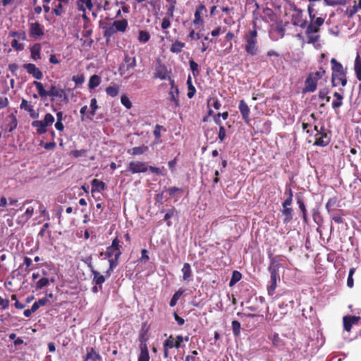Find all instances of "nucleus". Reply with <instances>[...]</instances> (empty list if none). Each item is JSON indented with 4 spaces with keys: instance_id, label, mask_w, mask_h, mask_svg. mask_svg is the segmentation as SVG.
<instances>
[{
    "instance_id": "obj_1",
    "label": "nucleus",
    "mask_w": 361,
    "mask_h": 361,
    "mask_svg": "<svg viewBox=\"0 0 361 361\" xmlns=\"http://www.w3.org/2000/svg\"><path fill=\"white\" fill-rule=\"evenodd\" d=\"M120 240L118 237H116L112 240L111 245L106 247L104 255L109 259V267L105 272L106 276H110L114 269L118 264V259L122 254Z\"/></svg>"
},
{
    "instance_id": "obj_2",
    "label": "nucleus",
    "mask_w": 361,
    "mask_h": 361,
    "mask_svg": "<svg viewBox=\"0 0 361 361\" xmlns=\"http://www.w3.org/2000/svg\"><path fill=\"white\" fill-rule=\"evenodd\" d=\"M32 84L35 86L39 96L42 98L49 96L51 97V102H54L55 98H59L61 102H68V97L65 90L62 88H57L55 85H51L49 90H46L43 84L40 82L35 80Z\"/></svg>"
},
{
    "instance_id": "obj_3",
    "label": "nucleus",
    "mask_w": 361,
    "mask_h": 361,
    "mask_svg": "<svg viewBox=\"0 0 361 361\" xmlns=\"http://www.w3.org/2000/svg\"><path fill=\"white\" fill-rule=\"evenodd\" d=\"M331 83L332 86H337L341 84L342 87H345L347 84V70L344 68L343 65L338 62L336 59H331Z\"/></svg>"
},
{
    "instance_id": "obj_4",
    "label": "nucleus",
    "mask_w": 361,
    "mask_h": 361,
    "mask_svg": "<svg viewBox=\"0 0 361 361\" xmlns=\"http://www.w3.org/2000/svg\"><path fill=\"white\" fill-rule=\"evenodd\" d=\"M256 27V24L254 23L253 29L247 31L243 37L245 42V51L251 56L257 55L259 51L258 33Z\"/></svg>"
},
{
    "instance_id": "obj_5",
    "label": "nucleus",
    "mask_w": 361,
    "mask_h": 361,
    "mask_svg": "<svg viewBox=\"0 0 361 361\" xmlns=\"http://www.w3.org/2000/svg\"><path fill=\"white\" fill-rule=\"evenodd\" d=\"M270 258V265L268 267V270L270 273V285L267 287V292L269 295H273L275 293V290L277 287V281L280 279L279 269L280 268V264L278 263L279 259L278 257H271Z\"/></svg>"
},
{
    "instance_id": "obj_6",
    "label": "nucleus",
    "mask_w": 361,
    "mask_h": 361,
    "mask_svg": "<svg viewBox=\"0 0 361 361\" xmlns=\"http://www.w3.org/2000/svg\"><path fill=\"white\" fill-rule=\"evenodd\" d=\"M149 170L152 173L159 175L164 176V174L161 172V170L155 166H149L147 162L145 161H130L128 164L127 171H130L131 173H145L147 170Z\"/></svg>"
},
{
    "instance_id": "obj_7",
    "label": "nucleus",
    "mask_w": 361,
    "mask_h": 361,
    "mask_svg": "<svg viewBox=\"0 0 361 361\" xmlns=\"http://www.w3.org/2000/svg\"><path fill=\"white\" fill-rule=\"evenodd\" d=\"M324 18L322 17L316 18L314 20H310V24L307 26L306 35L308 43H315L319 41V35H314L312 34L317 33L320 30V27L324 24Z\"/></svg>"
},
{
    "instance_id": "obj_8",
    "label": "nucleus",
    "mask_w": 361,
    "mask_h": 361,
    "mask_svg": "<svg viewBox=\"0 0 361 361\" xmlns=\"http://www.w3.org/2000/svg\"><path fill=\"white\" fill-rule=\"evenodd\" d=\"M128 25V23L126 19L115 20L113 23L104 27V36L106 38H110L118 32H125Z\"/></svg>"
},
{
    "instance_id": "obj_9",
    "label": "nucleus",
    "mask_w": 361,
    "mask_h": 361,
    "mask_svg": "<svg viewBox=\"0 0 361 361\" xmlns=\"http://www.w3.org/2000/svg\"><path fill=\"white\" fill-rule=\"evenodd\" d=\"M331 141V136L329 135V131L322 126L319 128V133H316L314 135V145L319 147L327 146Z\"/></svg>"
},
{
    "instance_id": "obj_10",
    "label": "nucleus",
    "mask_w": 361,
    "mask_h": 361,
    "mask_svg": "<svg viewBox=\"0 0 361 361\" xmlns=\"http://www.w3.org/2000/svg\"><path fill=\"white\" fill-rule=\"evenodd\" d=\"M29 35L35 39L44 35V26L38 22L29 23Z\"/></svg>"
},
{
    "instance_id": "obj_11",
    "label": "nucleus",
    "mask_w": 361,
    "mask_h": 361,
    "mask_svg": "<svg viewBox=\"0 0 361 361\" xmlns=\"http://www.w3.org/2000/svg\"><path fill=\"white\" fill-rule=\"evenodd\" d=\"M23 68L27 71V72L32 75V77L37 80H41L43 77V73L42 71L37 68L34 63H25L23 65Z\"/></svg>"
},
{
    "instance_id": "obj_12",
    "label": "nucleus",
    "mask_w": 361,
    "mask_h": 361,
    "mask_svg": "<svg viewBox=\"0 0 361 361\" xmlns=\"http://www.w3.org/2000/svg\"><path fill=\"white\" fill-rule=\"evenodd\" d=\"M360 319V317L355 315H347L343 317V323L344 329L348 332L350 331L353 325L357 324Z\"/></svg>"
},
{
    "instance_id": "obj_13",
    "label": "nucleus",
    "mask_w": 361,
    "mask_h": 361,
    "mask_svg": "<svg viewBox=\"0 0 361 361\" xmlns=\"http://www.w3.org/2000/svg\"><path fill=\"white\" fill-rule=\"evenodd\" d=\"M317 82L311 75L308 74L302 89V93L314 92L317 87Z\"/></svg>"
},
{
    "instance_id": "obj_14",
    "label": "nucleus",
    "mask_w": 361,
    "mask_h": 361,
    "mask_svg": "<svg viewBox=\"0 0 361 361\" xmlns=\"http://www.w3.org/2000/svg\"><path fill=\"white\" fill-rule=\"evenodd\" d=\"M239 111L242 115V118L246 124L250 123V108L247 104L243 100H240L238 106Z\"/></svg>"
},
{
    "instance_id": "obj_15",
    "label": "nucleus",
    "mask_w": 361,
    "mask_h": 361,
    "mask_svg": "<svg viewBox=\"0 0 361 361\" xmlns=\"http://www.w3.org/2000/svg\"><path fill=\"white\" fill-rule=\"evenodd\" d=\"M203 12H207V9L204 5L200 4L197 6L193 20V24L195 25H202L204 24V20L202 18V14Z\"/></svg>"
},
{
    "instance_id": "obj_16",
    "label": "nucleus",
    "mask_w": 361,
    "mask_h": 361,
    "mask_svg": "<svg viewBox=\"0 0 361 361\" xmlns=\"http://www.w3.org/2000/svg\"><path fill=\"white\" fill-rule=\"evenodd\" d=\"M88 267L90 268L92 275H93V283L95 285L99 286V289H102V285L105 281V276L102 275L98 271L95 270L92 264L90 263L88 264Z\"/></svg>"
},
{
    "instance_id": "obj_17",
    "label": "nucleus",
    "mask_w": 361,
    "mask_h": 361,
    "mask_svg": "<svg viewBox=\"0 0 361 361\" xmlns=\"http://www.w3.org/2000/svg\"><path fill=\"white\" fill-rule=\"evenodd\" d=\"M168 77V71L165 65L158 64L155 68L154 74V78H159L161 80H166Z\"/></svg>"
},
{
    "instance_id": "obj_18",
    "label": "nucleus",
    "mask_w": 361,
    "mask_h": 361,
    "mask_svg": "<svg viewBox=\"0 0 361 361\" xmlns=\"http://www.w3.org/2000/svg\"><path fill=\"white\" fill-rule=\"evenodd\" d=\"M89 360L102 361V356L94 348H87V354L84 357V361H88Z\"/></svg>"
},
{
    "instance_id": "obj_19",
    "label": "nucleus",
    "mask_w": 361,
    "mask_h": 361,
    "mask_svg": "<svg viewBox=\"0 0 361 361\" xmlns=\"http://www.w3.org/2000/svg\"><path fill=\"white\" fill-rule=\"evenodd\" d=\"M77 6L80 11L85 12L86 9L92 10L93 4L92 0H78Z\"/></svg>"
},
{
    "instance_id": "obj_20",
    "label": "nucleus",
    "mask_w": 361,
    "mask_h": 361,
    "mask_svg": "<svg viewBox=\"0 0 361 361\" xmlns=\"http://www.w3.org/2000/svg\"><path fill=\"white\" fill-rule=\"evenodd\" d=\"M41 44L39 43H35L30 48L31 58L34 61H37L41 59Z\"/></svg>"
},
{
    "instance_id": "obj_21",
    "label": "nucleus",
    "mask_w": 361,
    "mask_h": 361,
    "mask_svg": "<svg viewBox=\"0 0 361 361\" xmlns=\"http://www.w3.org/2000/svg\"><path fill=\"white\" fill-rule=\"evenodd\" d=\"M140 348V353L138 357V361H149V355L147 344L141 343Z\"/></svg>"
},
{
    "instance_id": "obj_22",
    "label": "nucleus",
    "mask_w": 361,
    "mask_h": 361,
    "mask_svg": "<svg viewBox=\"0 0 361 361\" xmlns=\"http://www.w3.org/2000/svg\"><path fill=\"white\" fill-rule=\"evenodd\" d=\"M183 273V280L190 281L192 280V270L189 263H185L181 269Z\"/></svg>"
},
{
    "instance_id": "obj_23",
    "label": "nucleus",
    "mask_w": 361,
    "mask_h": 361,
    "mask_svg": "<svg viewBox=\"0 0 361 361\" xmlns=\"http://www.w3.org/2000/svg\"><path fill=\"white\" fill-rule=\"evenodd\" d=\"M120 90V87L116 83H111V85L108 86L105 89V92L108 96L115 97L118 95Z\"/></svg>"
},
{
    "instance_id": "obj_24",
    "label": "nucleus",
    "mask_w": 361,
    "mask_h": 361,
    "mask_svg": "<svg viewBox=\"0 0 361 361\" xmlns=\"http://www.w3.org/2000/svg\"><path fill=\"white\" fill-rule=\"evenodd\" d=\"M92 192H100L102 190H104L106 188V184L98 179H93L92 180Z\"/></svg>"
},
{
    "instance_id": "obj_25",
    "label": "nucleus",
    "mask_w": 361,
    "mask_h": 361,
    "mask_svg": "<svg viewBox=\"0 0 361 361\" xmlns=\"http://www.w3.org/2000/svg\"><path fill=\"white\" fill-rule=\"evenodd\" d=\"M33 213H34V209L32 207L27 208L25 214L20 216H18V222L19 224H24L25 223L28 221V220L32 217V216L33 215Z\"/></svg>"
},
{
    "instance_id": "obj_26",
    "label": "nucleus",
    "mask_w": 361,
    "mask_h": 361,
    "mask_svg": "<svg viewBox=\"0 0 361 361\" xmlns=\"http://www.w3.org/2000/svg\"><path fill=\"white\" fill-rule=\"evenodd\" d=\"M20 108L27 111L32 118L35 117V111L34 110L33 106L29 104L26 99H22Z\"/></svg>"
},
{
    "instance_id": "obj_27",
    "label": "nucleus",
    "mask_w": 361,
    "mask_h": 361,
    "mask_svg": "<svg viewBox=\"0 0 361 361\" xmlns=\"http://www.w3.org/2000/svg\"><path fill=\"white\" fill-rule=\"evenodd\" d=\"M148 149V147L145 145L135 147L128 150V153L130 155H141L146 152Z\"/></svg>"
},
{
    "instance_id": "obj_28",
    "label": "nucleus",
    "mask_w": 361,
    "mask_h": 361,
    "mask_svg": "<svg viewBox=\"0 0 361 361\" xmlns=\"http://www.w3.org/2000/svg\"><path fill=\"white\" fill-rule=\"evenodd\" d=\"M354 70L357 79L361 81V57L359 54H357L355 59Z\"/></svg>"
},
{
    "instance_id": "obj_29",
    "label": "nucleus",
    "mask_w": 361,
    "mask_h": 361,
    "mask_svg": "<svg viewBox=\"0 0 361 361\" xmlns=\"http://www.w3.org/2000/svg\"><path fill=\"white\" fill-rule=\"evenodd\" d=\"M272 345L277 348H281L284 345L283 341L280 338L279 334L274 333L273 335L269 336Z\"/></svg>"
},
{
    "instance_id": "obj_30",
    "label": "nucleus",
    "mask_w": 361,
    "mask_h": 361,
    "mask_svg": "<svg viewBox=\"0 0 361 361\" xmlns=\"http://www.w3.org/2000/svg\"><path fill=\"white\" fill-rule=\"evenodd\" d=\"M297 204H298L299 209L302 212L304 222H307V212L303 199L302 197H297Z\"/></svg>"
},
{
    "instance_id": "obj_31",
    "label": "nucleus",
    "mask_w": 361,
    "mask_h": 361,
    "mask_svg": "<svg viewBox=\"0 0 361 361\" xmlns=\"http://www.w3.org/2000/svg\"><path fill=\"white\" fill-rule=\"evenodd\" d=\"M169 99L171 102H173L174 106L176 108L179 106V90L178 88H175V90H170L169 92Z\"/></svg>"
},
{
    "instance_id": "obj_32",
    "label": "nucleus",
    "mask_w": 361,
    "mask_h": 361,
    "mask_svg": "<svg viewBox=\"0 0 361 361\" xmlns=\"http://www.w3.org/2000/svg\"><path fill=\"white\" fill-rule=\"evenodd\" d=\"M334 97L336 99L332 102V108L334 109H338L343 105V96L339 92H334Z\"/></svg>"
},
{
    "instance_id": "obj_33",
    "label": "nucleus",
    "mask_w": 361,
    "mask_h": 361,
    "mask_svg": "<svg viewBox=\"0 0 361 361\" xmlns=\"http://www.w3.org/2000/svg\"><path fill=\"white\" fill-rule=\"evenodd\" d=\"M185 46V44L184 42L176 40L171 44L170 47V51L175 54H179L182 51Z\"/></svg>"
},
{
    "instance_id": "obj_34",
    "label": "nucleus",
    "mask_w": 361,
    "mask_h": 361,
    "mask_svg": "<svg viewBox=\"0 0 361 361\" xmlns=\"http://www.w3.org/2000/svg\"><path fill=\"white\" fill-rule=\"evenodd\" d=\"M8 118L10 119V122L6 125V130L9 133H11L16 128L18 121H17L16 116L13 114H11L8 116Z\"/></svg>"
},
{
    "instance_id": "obj_35",
    "label": "nucleus",
    "mask_w": 361,
    "mask_h": 361,
    "mask_svg": "<svg viewBox=\"0 0 361 361\" xmlns=\"http://www.w3.org/2000/svg\"><path fill=\"white\" fill-rule=\"evenodd\" d=\"M293 209L291 207L283 208L282 214L284 216L283 222L285 224L289 223L293 219Z\"/></svg>"
},
{
    "instance_id": "obj_36",
    "label": "nucleus",
    "mask_w": 361,
    "mask_h": 361,
    "mask_svg": "<svg viewBox=\"0 0 361 361\" xmlns=\"http://www.w3.org/2000/svg\"><path fill=\"white\" fill-rule=\"evenodd\" d=\"M32 126L36 128L37 133L39 135L44 134L47 132V128H45L41 121L37 120L32 121Z\"/></svg>"
},
{
    "instance_id": "obj_37",
    "label": "nucleus",
    "mask_w": 361,
    "mask_h": 361,
    "mask_svg": "<svg viewBox=\"0 0 361 361\" xmlns=\"http://www.w3.org/2000/svg\"><path fill=\"white\" fill-rule=\"evenodd\" d=\"M101 82V79L97 75H93L90 77L88 82V87L90 89H94L99 86Z\"/></svg>"
},
{
    "instance_id": "obj_38",
    "label": "nucleus",
    "mask_w": 361,
    "mask_h": 361,
    "mask_svg": "<svg viewBox=\"0 0 361 361\" xmlns=\"http://www.w3.org/2000/svg\"><path fill=\"white\" fill-rule=\"evenodd\" d=\"M207 107L209 109L210 107L214 108L216 110H218L220 109L221 104L219 99L216 97H209L207 99Z\"/></svg>"
},
{
    "instance_id": "obj_39",
    "label": "nucleus",
    "mask_w": 361,
    "mask_h": 361,
    "mask_svg": "<svg viewBox=\"0 0 361 361\" xmlns=\"http://www.w3.org/2000/svg\"><path fill=\"white\" fill-rule=\"evenodd\" d=\"M183 293H184L183 289H182V288L178 289L172 296V298L170 300V302H169V305L171 307H174L177 304L178 300L180 299V298L183 294Z\"/></svg>"
},
{
    "instance_id": "obj_40",
    "label": "nucleus",
    "mask_w": 361,
    "mask_h": 361,
    "mask_svg": "<svg viewBox=\"0 0 361 361\" xmlns=\"http://www.w3.org/2000/svg\"><path fill=\"white\" fill-rule=\"evenodd\" d=\"M124 62L126 64V70L128 71L136 66V59L135 57H130L128 55L125 56Z\"/></svg>"
},
{
    "instance_id": "obj_41",
    "label": "nucleus",
    "mask_w": 361,
    "mask_h": 361,
    "mask_svg": "<svg viewBox=\"0 0 361 361\" xmlns=\"http://www.w3.org/2000/svg\"><path fill=\"white\" fill-rule=\"evenodd\" d=\"M242 278V274L238 271H233L232 273L231 279L229 281V286L232 287L237 283Z\"/></svg>"
},
{
    "instance_id": "obj_42",
    "label": "nucleus",
    "mask_w": 361,
    "mask_h": 361,
    "mask_svg": "<svg viewBox=\"0 0 361 361\" xmlns=\"http://www.w3.org/2000/svg\"><path fill=\"white\" fill-rule=\"evenodd\" d=\"M186 83H187V85L188 87V92L187 93V96L188 98L191 99L194 97V95L196 92V90H195V87L192 85V79H191L190 76L188 77Z\"/></svg>"
},
{
    "instance_id": "obj_43",
    "label": "nucleus",
    "mask_w": 361,
    "mask_h": 361,
    "mask_svg": "<svg viewBox=\"0 0 361 361\" xmlns=\"http://www.w3.org/2000/svg\"><path fill=\"white\" fill-rule=\"evenodd\" d=\"M64 6L66 5L63 4V2H59L53 9V13H54L56 16H61L66 12Z\"/></svg>"
},
{
    "instance_id": "obj_44",
    "label": "nucleus",
    "mask_w": 361,
    "mask_h": 361,
    "mask_svg": "<svg viewBox=\"0 0 361 361\" xmlns=\"http://www.w3.org/2000/svg\"><path fill=\"white\" fill-rule=\"evenodd\" d=\"M150 39V35L147 31L140 30L138 35V41L140 43H146Z\"/></svg>"
},
{
    "instance_id": "obj_45",
    "label": "nucleus",
    "mask_w": 361,
    "mask_h": 361,
    "mask_svg": "<svg viewBox=\"0 0 361 361\" xmlns=\"http://www.w3.org/2000/svg\"><path fill=\"white\" fill-rule=\"evenodd\" d=\"M42 121L45 128H47V127L50 126L53 124V123L54 122V117L52 114L47 113L45 114L44 118Z\"/></svg>"
},
{
    "instance_id": "obj_46",
    "label": "nucleus",
    "mask_w": 361,
    "mask_h": 361,
    "mask_svg": "<svg viewBox=\"0 0 361 361\" xmlns=\"http://www.w3.org/2000/svg\"><path fill=\"white\" fill-rule=\"evenodd\" d=\"M231 324H232V330H233V335L235 336H238L240 333V328H241L240 323L237 320H234L232 322Z\"/></svg>"
},
{
    "instance_id": "obj_47",
    "label": "nucleus",
    "mask_w": 361,
    "mask_h": 361,
    "mask_svg": "<svg viewBox=\"0 0 361 361\" xmlns=\"http://www.w3.org/2000/svg\"><path fill=\"white\" fill-rule=\"evenodd\" d=\"M49 283V279L44 276L36 282L35 287L37 289H42V288L47 286Z\"/></svg>"
},
{
    "instance_id": "obj_48",
    "label": "nucleus",
    "mask_w": 361,
    "mask_h": 361,
    "mask_svg": "<svg viewBox=\"0 0 361 361\" xmlns=\"http://www.w3.org/2000/svg\"><path fill=\"white\" fill-rule=\"evenodd\" d=\"M326 73V71L324 69V68L320 67L319 71L310 73V75H312V78H314L317 81H318L319 79H321Z\"/></svg>"
},
{
    "instance_id": "obj_49",
    "label": "nucleus",
    "mask_w": 361,
    "mask_h": 361,
    "mask_svg": "<svg viewBox=\"0 0 361 361\" xmlns=\"http://www.w3.org/2000/svg\"><path fill=\"white\" fill-rule=\"evenodd\" d=\"M293 25L299 26L302 28H305L306 27L307 23L306 20L301 19L300 16L293 18Z\"/></svg>"
},
{
    "instance_id": "obj_50",
    "label": "nucleus",
    "mask_w": 361,
    "mask_h": 361,
    "mask_svg": "<svg viewBox=\"0 0 361 361\" xmlns=\"http://www.w3.org/2000/svg\"><path fill=\"white\" fill-rule=\"evenodd\" d=\"M355 271V268H350L349 270V274H348V279H347V286L349 288L353 287L354 280H353V276Z\"/></svg>"
},
{
    "instance_id": "obj_51",
    "label": "nucleus",
    "mask_w": 361,
    "mask_h": 361,
    "mask_svg": "<svg viewBox=\"0 0 361 361\" xmlns=\"http://www.w3.org/2000/svg\"><path fill=\"white\" fill-rule=\"evenodd\" d=\"M98 108H99V106L97 105V101L96 98H92L90 101L91 111H90V114L92 116H94L95 115L96 111Z\"/></svg>"
},
{
    "instance_id": "obj_52",
    "label": "nucleus",
    "mask_w": 361,
    "mask_h": 361,
    "mask_svg": "<svg viewBox=\"0 0 361 361\" xmlns=\"http://www.w3.org/2000/svg\"><path fill=\"white\" fill-rule=\"evenodd\" d=\"M175 338L172 335H171L167 339H166L164 342L163 345L166 346V348H174Z\"/></svg>"
},
{
    "instance_id": "obj_53",
    "label": "nucleus",
    "mask_w": 361,
    "mask_h": 361,
    "mask_svg": "<svg viewBox=\"0 0 361 361\" xmlns=\"http://www.w3.org/2000/svg\"><path fill=\"white\" fill-rule=\"evenodd\" d=\"M121 102L128 109L132 107V103L126 95L121 96Z\"/></svg>"
},
{
    "instance_id": "obj_54",
    "label": "nucleus",
    "mask_w": 361,
    "mask_h": 361,
    "mask_svg": "<svg viewBox=\"0 0 361 361\" xmlns=\"http://www.w3.org/2000/svg\"><path fill=\"white\" fill-rule=\"evenodd\" d=\"M337 206V199L336 197L330 198L326 204V208L328 211Z\"/></svg>"
},
{
    "instance_id": "obj_55",
    "label": "nucleus",
    "mask_w": 361,
    "mask_h": 361,
    "mask_svg": "<svg viewBox=\"0 0 361 361\" xmlns=\"http://www.w3.org/2000/svg\"><path fill=\"white\" fill-rule=\"evenodd\" d=\"M183 341H188V336H186L184 338L180 335L177 336L176 339H175L174 348L178 349L180 347L181 343H183Z\"/></svg>"
},
{
    "instance_id": "obj_56",
    "label": "nucleus",
    "mask_w": 361,
    "mask_h": 361,
    "mask_svg": "<svg viewBox=\"0 0 361 361\" xmlns=\"http://www.w3.org/2000/svg\"><path fill=\"white\" fill-rule=\"evenodd\" d=\"M162 130H164V127L162 126L159 125V124H157L155 126V128H154V130L153 131V135H154V136L155 137V138L157 140H159V139L161 138V131Z\"/></svg>"
},
{
    "instance_id": "obj_57",
    "label": "nucleus",
    "mask_w": 361,
    "mask_h": 361,
    "mask_svg": "<svg viewBox=\"0 0 361 361\" xmlns=\"http://www.w3.org/2000/svg\"><path fill=\"white\" fill-rule=\"evenodd\" d=\"M275 31L278 32L281 37H283L285 35L286 29L284 27V25L281 23H280L276 24Z\"/></svg>"
},
{
    "instance_id": "obj_58",
    "label": "nucleus",
    "mask_w": 361,
    "mask_h": 361,
    "mask_svg": "<svg viewBox=\"0 0 361 361\" xmlns=\"http://www.w3.org/2000/svg\"><path fill=\"white\" fill-rule=\"evenodd\" d=\"M318 97L321 99H325L326 102L330 101V97L328 96V91L325 89L321 90L318 93Z\"/></svg>"
},
{
    "instance_id": "obj_59",
    "label": "nucleus",
    "mask_w": 361,
    "mask_h": 361,
    "mask_svg": "<svg viewBox=\"0 0 361 361\" xmlns=\"http://www.w3.org/2000/svg\"><path fill=\"white\" fill-rule=\"evenodd\" d=\"M87 109H88V108H87V106H86V105H85V106H83L80 109V115H81V121H85V118H87V119H89L90 121H92V117H90V116H87L85 117V114H86V113H87Z\"/></svg>"
},
{
    "instance_id": "obj_60",
    "label": "nucleus",
    "mask_w": 361,
    "mask_h": 361,
    "mask_svg": "<svg viewBox=\"0 0 361 361\" xmlns=\"http://www.w3.org/2000/svg\"><path fill=\"white\" fill-rule=\"evenodd\" d=\"M226 129L224 126H221L219 127V130L218 133V138L219 139L220 142H222L224 139L226 138Z\"/></svg>"
},
{
    "instance_id": "obj_61",
    "label": "nucleus",
    "mask_w": 361,
    "mask_h": 361,
    "mask_svg": "<svg viewBox=\"0 0 361 361\" xmlns=\"http://www.w3.org/2000/svg\"><path fill=\"white\" fill-rule=\"evenodd\" d=\"M312 216H313V219H314V222L317 225L319 226L320 225V222L322 221V216H321L318 209H314L313 210Z\"/></svg>"
},
{
    "instance_id": "obj_62",
    "label": "nucleus",
    "mask_w": 361,
    "mask_h": 361,
    "mask_svg": "<svg viewBox=\"0 0 361 361\" xmlns=\"http://www.w3.org/2000/svg\"><path fill=\"white\" fill-rule=\"evenodd\" d=\"M189 63L190 68L194 75H195V73H198V64L192 59L190 60Z\"/></svg>"
},
{
    "instance_id": "obj_63",
    "label": "nucleus",
    "mask_w": 361,
    "mask_h": 361,
    "mask_svg": "<svg viewBox=\"0 0 361 361\" xmlns=\"http://www.w3.org/2000/svg\"><path fill=\"white\" fill-rule=\"evenodd\" d=\"M72 80L74 81L75 84L80 85L84 82V77L82 75H73Z\"/></svg>"
},
{
    "instance_id": "obj_64",
    "label": "nucleus",
    "mask_w": 361,
    "mask_h": 361,
    "mask_svg": "<svg viewBox=\"0 0 361 361\" xmlns=\"http://www.w3.org/2000/svg\"><path fill=\"white\" fill-rule=\"evenodd\" d=\"M177 161H178L177 157H175L173 159L169 161L168 165H169V167L170 170L171 171V172H173L175 171V168L177 164Z\"/></svg>"
}]
</instances>
